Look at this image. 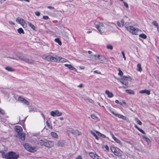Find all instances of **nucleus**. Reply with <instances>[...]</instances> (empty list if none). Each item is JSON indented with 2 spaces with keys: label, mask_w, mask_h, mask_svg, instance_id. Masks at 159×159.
Here are the masks:
<instances>
[{
  "label": "nucleus",
  "mask_w": 159,
  "mask_h": 159,
  "mask_svg": "<svg viewBox=\"0 0 159 159\" xmlns=\"http://www.w3.org/2000/svg\"><path fill=\"white\" fill-rule=\"evenodd\" d=\"M5 69L8 71H13L15 70L12 68L9 67H7L5 68Z\"/></svg>",
  "instance_id": "30"
},
{
  "label": "nucleus",
  "mask_w": 159,
  "mask_h": 159,
  "mask_svg": "<svg viewBox=\"0 0 159 159\" xmlns=\"http://www.w3.org/2000/svg\"><path fill=\"white\" fill-rule=\"evenodd\" d=\"M22 130V127L19 126H16L15 127V130L17 132V134L20 133Z\"/></svg>",
  "instance_id": "13"
},
{
  "label": "nucleus",
  "mask_w": 159,
  "mask_h": 159,
  "mask_svg": "<svg viewBox=\"0 0 159 159\" xmlns=\"http://www.w3.org/2000/svg\"><path fill=\"white\" fill-rule=\"evenodd\" d=\"M111 135L113 138V139L117 143H119L120 145H122V143L121 141L119 140V139H117L115 137L114 134L112 133H111Z\"/></svg>",
  "instance_id": "9"
},
{
  "label": "nucleus",
  "mask_w": 159,
  "mask_h": 159,
  "mask_svg": "<svg viewBox=\"0 0 159 159\" xmlns=\"http://www.w3.org/2000/svg\"><path fill=\"white\" fill-rule=\"evenodd\" d=\"M41 115L43 117V118L44 119H45V116H44V115H43V113H42L41 114Z\"/></svg>",
  "instance_id": "64"
},
{
  "label": "nucleus",
  "mask_w": 159,
  "mask_h": 159,
  "mask_svg": "<svg viewBox=\"0 0 159 159\" xmlns=\"http://www.w3.org/2000/svg\"><path fill=\"white\" fill-rule=\"evenodd\" d=\"M134 127L136 128L138 130H139V129H140V128L136 125H135Z\"/></svg>",
  "instance_id": "63"
},
{
  "label": "nucleus",
  "mask_w": 159,
  "mask_h": 159,
  "mask_svg": "<svg viewBox=\"0 0 159 159\" xmlns=\"http://www.w3.org/2000/svg\"><path fill=\"white\" fill-rule=\"evenodd\" d=\"M94 73L97 74H101V72H99L98 70H95L94 71Z\"/></svg>",
  "instance_id": "54"
},
{
  "label": "nucleus",
  "mask_w": 159,
  "mask_h": 159,
  "mask_svg": "<svg viewBox=\"0 0 159 159\" xmlns=\"http://www.w3.org/2000/svg\"><path fill=\"white\" fill-rule=\"evenodd\" d=\"M139 37L143 39H146L147 38V36L143 34H140Z\"/></svg>",
  "instance_id": "41"
},
{
  "label": "nucleus",
  "mask_w": 159,
  "mask_h": 159,
  "mask_svg": "<svg viewBox=\"0 0 159 159\" xmlns=\"http://www.w3.org/2000/svg\"><path fill=\"white\" fill-rule=\"evenodd\" d=\"M139 93H146L148 95H149L150 93V91L149 90L144 89L142 90L139 91Z\"/></svg>",
  "instance_id": "17"
},
{
  "label": "nucleus",
  "mask_w": 159,
  "mask_h": 159,
  "mask_svg": "<svg viewBox=\"0 0 159 159\" xmlns=\"http://www.w3.org/2000/svg\"><path fill=\"white\" fill-rule=\"evenodd\" d=\"M5 156L6 159H17L19 157V155L13 152H8Z\"/></svg>",
  "instance_id": "4"
},
{
  "label": "nucleus",
  "mask_w": 159,
  "mask_h": 159,
  "mask_svg": "<svg viewBox=\"0 0 159 159\" xmlns=\"http://www.w3.org/2000/svg\"><path fill=\"white\" fill-rule=\"evenodd\" d=\"M18 135L19 139L22 140H24L25 139V134L21 133L18 134Z\"/></svg>",
  "instance_id": "14"
},
{
  "label": "nucleus",
  "mask_w": 159,
  "mask_h": 159,
  "mask_svg": "<svg viewBox=\"0 0 159 159\" xmlns=\"http://www.w3.org/2000/svg\"><path fill=\"white\" fill-rule=\"evenodd\" d=\"M76 159H82L81 157L80 156H78L76 158Z\"/></svg>",
  "instance_id": "62"
},
{
  "label": "nucleus",
  "mask_w": 159,
  "mask_h": 159,
  "mask_svg": "<svg viewBox=\"0 0 159 159\" xmlns=\"http://www.w3.org/2000/svg\"><path fill=\"white\" fill-rule=\"evenodd\" d=\"M114 154L118 157H120L121 155V153L120 152L117 150H116L115 152L114 153Z\"/></svg>",
  "instance_id": "38"
},
{
  "label": "nucleus",
  "mask_w": 159,
  "mask_h": 159,
  "mask_svg": "<svg viewBox=\"0 0 159 159\" xmlns=\"http://www.w3.org/2000/svg\"><path fill=\"white\" fill-rule=\"evenodd\" d=\"M9 23L10 24H12V25H15V24L14 22H13L11 21H9Z\"/></svg>",
  "instance_id": "58"
},
{
  "label": "nucleus",
  "mask_w": 159,
  "mask_h": 159,
  "mask_svg": "<svg viewBox=\"0 0 159 159\" xmlns=\"http://www.w3.org/2000/svg\"><path fill=\"white\" fill-rule=\"evenodd\" d=\"M105 60L106 58L102 56H101L99 55V57L98 60H99V61L102 62H104L105 61Z\"/></svg>",
  "instance_id": "24"
},
{
  "label": "nucleus",
  "mask_w": 159,
  "mask_h": 159,
  "mask_svg": "<svg viewBox=\"0 0 159 159\" xmlns=\"http://www.w3.org/2000/svg\"><path fill=\"white\" fill-rule=\"evenodd\" d=\"M137 70L140 72H141L142 71V69L141 68V65L140 64H138L137 65Z\"/></svg>",
  "instance_id": "29"
},
{
  "label": "nucleus",
  "mask_w": 159,
  "mask_h": 159,
  "mask_svg": "<svg viewBox=\"0 0 159 159\" xmlns=\"http://www.w3.org/2000/svg\"><path fill=\"white\" fill-rule=\"evenodd\" d=\"M48 8L50 9H54V8L52 7L51 6H48Z\"/></svg>",
  "instance_id": "60"
},
{
  "label": "nucleus",
  "mask_w": 159,
  "mask_h": 159,
  "mask_svg": "<svg viewBox=\"0 0 159 159\" xmlns=\"http://www.w3.org/2000/svg\"><path fill=\"white\" fill-rule=\"evenodd\" d=\"M111 151L114 154L115 152L116 151V148L114 147H111Z\"/></svg>",
  "instance_id": "45"
},
{
  "label": "nucleus",
  "mask_w": 159,
  "mask_h": 159,
  "mask_svg": "<svg viewBox=\"0 0 159 159\" xmlns=\"http://www.w3.org/2000/svg\"><path fill=\"white\" fill-rule=\"evenodd\" d=\"M18 58L19 60H22L26 62V61L27 60V57L23 56H20L18 57Z\"/></svg>",
  "instance_id": "16"
},
{
  "label": "nucleus",
  "mask_w": 159,
  "mask_h": 159,
  "mask_svg": "<svg viewBox=\"0 0 159 159\" xmlns=\"http://www.w3.org/2000/svg\"><path fill=\"white\" fill-rule=\"evenodd\" d=\"M18 32L20 34H24V32L23 29L21 28H20L17 30Z\"/></svg>",
  "instance_id": "35"
},
{
  "label": "nucleus",
  "mask_w": 159,
  "mask_h": 159,
  "mask_svg": "<svg viewBox=\"0 0 159 159\" xmlns=\"http://www.w3.org/2000/svg\"><path fill=\"white\" fill-rule=\"evenodd\" d=\"M16 21L18 23L20 24L24 28L27 27V24L25 20L23 19L18 17L16 18Z\"/></svg>",
  "instance_id": "6"
},
{
  "label": "nucleus",
  "mask_w": 159,
  "mask_h": 159,
  "mask_svg": "<svg viewBox=\"0 0 159 159\" xmlns=\"http://www.w3.org/2000/svg\"><path fill=\"white\" fill-rule=\"evenodd\" d=\"M57 59L58 62H60L63 63L67 61V59L60 57H57Z\"/></svg>",
  "instance_id": "11"
},
{
  "label": "nucleus",
  "mask_w": 159,
  "mask_h": 159,
  "mask_svg": "<svg viewBox=\"0 0 159 159\" xmlns=\"http://www.w3.org/2000/svg\"><path fill=\"white\" fill-rule=\"evenodd\" d=\"M107 48L108 49H110L112 50L113 49V47L111 45L109 44H108L107 46Z\"/></svg>",
  "instance_id": "43"
},
{
  "label": "nucleus",
  "mask_w": 159,
  "mask_h": 159,
  "mask_svg": "<svg viewBox=\"0 0 159 159\" xmlns=\"http://www.w3.org/2000/svg\"><path fill=\"white\" fill-rule=\"evenodd\" d=\"M94 132H95L98 135L101 136V137L103 138H106V136L105 135H104L103 134H102L101 133H100L98 131L95 130L94 131Z\"/></svg>",
  "instance_id": "32"
},
{
  "label": "nucleus",
  "mask_w": 159,
  "mask_h": 159,
  "mask_svg": "<svg viewBox=\"0 0 159 159\" xmlns=\"http://www.w3.org/2000/svg\"><path fill=\"white\" fill-rule=\"evenodd\" d=\"M0 113L2 114H4V111L3 110L0 109Z\"/></svg>",
  "instance_id": "53"
},
{
  "label": "nucleus",
  "mask_w": 159,
  "mask_h": 159,
  "mask_svg": "<svg viewBox=\"0 0 159 159\" xmlns=\"http://www.w3.org/2000/svg\"><path fill=\"white\" fill-rule=\"evenodd\" d=\"M139 125H141L142 124V123L141 121L139 120L137 122H136Z\"/></svg>",
  "instance_id": "59"
},
{
  "label": "nucleus",
  "mask_w": 159,
  "mask_h": 159,
  "mask_svg": "<svg viewBox=\"0 0 159 159\" xmlns=\"http://www.w3.org/2000/svg\"><path fill=\"white\" fill-rule=\"evenodd\" d=\"M121 53L123 55V57L124 59V60H126V58L125 56V53H124V52L123 51H122Z\"/></svg>",
  "instance_id": "48"
},
{
  "label": "nucleus",
  "mask_w": 159,
  "mask_h": 159,
  "mask_svg": "<svg viewBox=\"0 0 159 159\" xmlns=\"http://www.w3.org/2000/svg\"><path fill=\"white\" fill-rule=\"evenodd\" d=\"M50 114L52 116L55 117L56 116H60L62 115V113L61 112H59L57 110L54 111H52L50 113Z\"/></svg>",
  "instance_id": "7"
},
{
  "label": "nucleus",
  "mask_w": 159,
  "mask_h": 159,
  "mask_svg": "<svg viewBox=\"0 0 159 159\" xmlns=\"http://www.w3.org/2000/svg\"><path fill=\"white\" fill-rule=\"evenodd\" d=\"M64 66L68 67L70 70H74L75 71H76V69L70 64H64Z\"/></svg>",
  "instance_id": "12"
},
{
  "label": "nucleus",
  "mask_w": 159,
  "mask_h": 159,
  "mask_svg": "<svg viewBox=\"0 0 159 159\" xmlns=\"http://www.w3.org/2000/svg\"><path fill=\"white\" fill-rule=\"evenodd\" d=\"M117 24L120 27H123L124 25V21L123 20H121L120 22L118 21L117 23Z\"/></svg>",
  "instance_id": "19"
},
{
  "label": "nucleus",
  "mask_w": 159,
  "mask_h": 159,
  "mask_svg": "<svg viewBox=\"0 0 159 159\" xmlns=\"http://www.w3.org/2000/svg\"><path fill=\"white\" fill-rule=\"evenodd\" d=\"M51 61H52L54 62L58 63L57 57H54L52 56H51Z\"/></svg>",
  "instance_id": "20"
},
{
  "label": "nucleus",
  "mask_w": 159,
  "mask_h": 159,
  "mask_svg": "<svg viewBox=\"0 0 159 159\" xmlns=\"http://www.w3.org/2000/svg\"><path fill=\"white\" fill-rule=\"evenodd\" d=\"M28 25L30 27L32 28V29L34 30H35V27L34 25L32 24V23H30V22H28Z\"/></svg>",
  "instance_id": "34"
},
{
  "label": "nucleus",
  "mask_w": 159,
  "mask_h": 159,
  "mask_svg": "<svg viewBox=\"0 0 159 159\" xmlns=\"http://www.w3.org/2000/svg\"><path fill=\"white\" fill-rule=\"evenodd\" d=\"M91 56L92 57V58L95 60H98L99 55H91Z\"/></svg>",
  "instance_id": "28"
},
{
  "label": "nucleus",
  "mask_w": 159,
  "mask_h": 159,
  "mask_svg": "<svg viewBox=\"0 0 159 159\" xmlns=\"http://www.w3.org/2000/svg\"><path fill=\"white\" fill-rule=\"evenodd\" d=\"M123 3L124 4V6L127 8H128L129 6L128 4L126 3L125 2H124Z\"/></svg>",
  "instance_id": "51"
},
{
  "label": "nucleus",
  "mask_w": 159,
  "mask_h": 159,
  "mask_svg": "<svg viewBox=\"0 0 159 159\" xmlns=\"http://www.w3.org/2000/svg\"><path fill=\"white\" fill-rule=\"evenodd\" d=\"M156 60H157V63L159 65V57H157Z\"/></svg>",
  "instance_id": "56"
},
{
  "label": "nucleus",
  "mask_w": 159,
  "mask_h": 159,
  "mask_svg": "<svg viewBox=\"0 0 159 159\" xmlns=\"http://www.w3.org/2000/svg\"><path fill=\"white\" fill-rule=\"evenodd\" d=\"M40 12L39 11H36L35 12V15L38 16H40Z\"/></svg>",
  "instance_id": "49"
},
{
  "label": "nucleus",
  "mask_w": 159,
  "mask_h": 159,
  "mask_svg": "<svg viewBox=\"0 0 159 159\" xmlns=\"http://www.w3.org/2000/svg\"><path fill=\"white\" fill-rule=\"evenodd\" d=\"M77 87L79 88H82L83 87V84H80L77 86Z\"/></svg>",
  "instance_id": "55"
},
{
  "label": "nucleus",
  "mask_w": 159,
  "mask_h": 159,
  "mask_svg": "<svg viewBox=\"0 0 159 159\" xmlns=\"http://www.w3.org/2000/svg\"><path fill=\"white\" fill-rule=\"evenodd\" d=\"M125 91L129 94L134 95L135 94V92L131 89H126Z\"/></svg>",
  "instance_id": "27"
},
{
  "label": "nucleus",
  "mask_w": 159,
  "mask_h": 159,
  "mask_svg": "<svg viewBox=\"0 0 159 159\" xmlns=\"http://www.w3.org/2000/svg\"><path fill=\"white\" fill-rule=\"evenodd\" d=\"M125 28L128 31L133 34L138 35L139 32H141V30L138 28H135L133 26H125Z\"/></svg>",
  "instance_id": "2"
},
{
  "label": "nucleus",
  "mask_w": 159,
  "mask_h": 159,
  "mask_svg": "<svg viewBox=\"0 0 159 159\" xmlns=\"http://www.w3.org/2000/svg\"><path fill=\"white\" fill-rule=\"evenodd\" d=\"M43 18L44 20H48L49 19L48 16H43Z\"/></svg>",
  "instance_id": "50"
},
{
  "label": "nucleus",
  "mask_w": 159,
  "mask_h": 159,
  "mask_svg": "<svg viewBox=\"0 0 159 159\" xmlns=\"http://www.w3.org/2000/svg\"><path fill=\"white\" fill-rule=\"evenodd\" d=\"M122 80H131V77L129 76L124 77L123 78H122Z\"/></svg>",
  "instance_id": "42"
},
{
  "label": "nucleus",
  "mask_w": 159,
  "mask_h": 159,
  "mask_svg": "<svg viewBox=\"0 0 159 159\" xmlns=\"http://www.w3.org/2000/svg\"><path fill=\"white\" fill-rule=\"evenodd\" d=\"M51 55H48L43 58V59L48 61H51Z\"/></svg>",
  "instance_id": "21"
},
{
  "label": "nucleus",
  "mask_w": 159,
  "mask_h": 159,
  "mask_svg": "<svg viewBox=\"0 0 159 159\" xmlns=\"http://www.w3.org/2000/svg\"><path fill=\"white\" fill-rule=\"evenodd\" d=\"M65 144V141L64 140L59 142L58 143V145L60 147H63V146H64Z\"/></svg>",
  "instance_id": "31"
},
{
  "label": "nucleus",
  "mask_w": 159,
  "mask_h": 159,
  "mask_svg": "<svg viewBox=\"0 0 159 159\" xmlns=\"http://www.w3.org/2000/svg\"><path fill=\"white\" fill-rule=\"evenodd\" d=\"M116 116H117L119 118H121L124 120H126V117L125 116L121 114L116 115Z\"/></svg>",
  "instance_id": "25"
},
{
  "label": "nucleus",
  "mask_w": 159,
  "mask_h": 159,
  "mask_svg": "<svg viewBox=\"0 0 159 159\" xmlns=\"http://www.w3.org/2000/svg\"><path fill=\"white\" fill-rule=\"evenodd\" d=\"M120 82L122 84L124 85L123 87L125 88H126L127 87L128 85V82H123L121 81H120Z\"/></svg>",
  "instance_id": "22"
},
{
  "label": "nucleus",
  "mask_w": 159,
  "mask_h": 159,
  "mask_svg": "<svg viewBox=\"0 0 159 159\" xmlns=\"http://www.w3.org/2000/svg\"><path fill=\"white\" fill-rule=\"evenodd\" d=\"M118 70L119 71V72L118 74V75L120 76L122 75L123 74V72L120 70V69H119Z\"/></svg>",
  "instance_id": "47"
},
{
  "label": "nucleus",
  "mask_w": 159,
  "mask_h": 159,
  "mask_svg": "<svg viewBox=\"0 0 159 159\" xmlns=\"http://www.w3.org/2000/svg\"><path fill=\"white\" fill-rule=\"evenodd\" d=\"M70 131L72 134H74L76 136L80 135L81 134V133L77 130L71 129Z\"/></svg>",
  "instance_id": "8"
},
{
  "label": "nucleus",
  "mask_w": 159,
  "mask_h": 159,
  "mask_svg": "<svg viewBox=\"0 0 159 159\" xmlns=\"http://www.w3.org/2000/svg\"><path fill=\"white\" fill-rule=\"evenodd\" d=\"M25 148L28 151L31 152H34L36 151L37 148L34 147H32L30 144L25 143L24 145Z\"/></svg>",
  "instance_id": "5"
},
{
  "label": "nucleus",
  "mask_w": 159,
  "mask_h": 159,
  "mask_svg": "<svg viewBox=\"0 0 159 159\" xmlns=\"http://www.w3.org/2000/svg\"><path fill=\"white\" fill-rule=\"evenodd\" d=\"M89 155L93 159H98L99 156L97 154L93 152H90Z\"/></svg>",
  "instance_id": "10"
},
{
  "label": "nucleus",
  "mask_w": 159,
  "mask_h": 159,
  "mask_svg": "<svg viewBox=\"0 0 159 159\" xmlns=\"http://www.w3.org/2000/svg\"><path fill=\"white\" fill-rule=\"evenodd\" d=\"M152 24L154 26H156L157 28V29H159V27L158 23L156 21H153L152 22Z\"/></svg>",
  "instance_id": "40"
},
{
  "label": "nucleus",
  "mask_w": 159,
  "mask_h": 159,
  "mask_svg": "<svg viewBox=\"0 0 159 159\" xmlns=\"http://www.w3.org/2000/svg\"><path fill=\"white\" fill-rule=\"evenodd\" d=\"M25 98L20 96H19L18 98V101L23 103H24V100H25Z\"/></svg>",
  "instance_id": "36"
},
{
  "label": "nucleus",
  "mask_w": 159,
  "mask_h": 159,
  "mask_svg": "<svg viewBox=\"0 0 159 159\" xmlns=\"http://www.w3.org/2000/svg\"><path fill=\"white\" fill-rule=\"evenodd\" d=\"M26 62L30 64H33L34 63V61L32 58L27 57Z\"/></svg>",
  "instance_id": "18"
},
{
  "label": "nucleus",
  "mask_w": 159,
  "mask_h": 159,
  "mask_svg": "<svg viewBox=\"0 0 159 159\" xmlns=\"http://www.w3.org/2000/svg\"><path fill=\"white\" fill-rule=\"evenodd\" d=\"M142 137L147 142L148 144H149L150 143L151 141L148 137H146L144 136H143Z\"/></svg>",
  "instance_id": "33"
},
{
  "label": "nucleus",
  "mask_w": 159,
  "mask_h": 159,
  "mask_svg": "<svg viewBox=\"0 0 159 159\" xmlns=\"http://www.w3.org/2000/svg\"><path fill=\"white\" fill-rule=\"evenodd\" d=\"M80 69L84 70L85 69V67L84 66H80L79 67Z\"/></svg>",
  "instance_id": "57"
},
{
  "label": "nucleus",
  "mask_w": 159,
  "mask_h": 159,
  "mask_svg": "<svg viewBox=\"0 0 159 159\" xmlns=\"http://www.w3.org/2000/svg\"><path fill=\"white\" fill-rule=\"evenodd\" d=\"M139 130L143 134H145V132L142 129H140Z\"/></svg>",
  "instance_id": "52"
},
{
  "label": "nucleus",
  "mask_w": 159,
  "mask_h": 159,
  "mask_svg": "<svg viewBox=\"0 0 159 159\" xmlns=\"http://www.w3.org/2000/svg\"><path fill=\"white\" fill-rule=\"evenodd\" d=\"M90 132L95 137V139H97V140H98V137L97 136V134L95 133L92 130H90Z\"/></svg>",
  "instance_id": "37"
},
{
  "label": "nucleus",
  "mask_w": 159,
  "mask_h": 159,
  "mask_svg": "<svg viewBox=\"0 0 159 159\" xmlns=\"http://www.w3.org/2000/svg\"><path fill=\"white\" fill-rule=\"evenodd\" d=\"M95 25L100 33L102 34L104 32L105 29L102 23L96 22Z\"/></svg>",
  "instance_id": "3"
},
{
  "label": "nucleus",
  "mask_w": 159,
  "mask_h": 159,
  "mask_svg": "<svg viewBox=\"0 0 159 159\" xmlns=\"http://www.w3.org/2000/svg\"><path fill=\"white\" fill-rule=\"evenodd\" d=\"M51 134L52 137L53 138L58 139V136L57 134L55 132H52L51 133Z\"/></svg>",
  "instance_id": "23"
},
{
  "label": "nucleus",
  "mask_w": 159,
  "mask_h": 159,
  "mask_svg": "<svg viewBox=\"0 0 159 159\" xmlns=\"http://www.w3.org/2000/svg\"><path fill=\"white\" fill-rule=\"evenodd\" d=\"M120 104L121 105H123V104H126V103L125 102H120Z\"/></svg>",
  "instance_id": "61"
},
{
  "label": "nucleus",
  "mask_w": 159,
  "mask_h": 159,
  "mask_svg": "<svg viewBox=\"0 0 159 159\" xmlns=\"http://www.w3.org/2000/svg\"><path fill=\"white\" fill-rule=\"evenodd\" d=\"M46 124L48 127L50 128H52V126L51 124L48 120H47L46 122Z\"/></svg>",
  "instance_id": "44"
},
{
  "label": "nucleus",
  "mask_w": 159,
  "mask_h": 159,
  "mask_svg": "<svg viewBox=\"0 0 159 159\" xmlns=\"http://www.w3.org/2000/svg\"><path fill=\"white\" fill-rule=\"evenodd\" d=\"M24 104L26 105H29V102L28 101L26 100L25 99L24 100V102L23 103Z\"/></svg>",
  "instance_id": "46"
},
{
  "label": "nucleus",
  "mask_w": 159,
  "mask_h": 159,
  "mask_svg": "<svg viewBox=\"0 0 159 159\" xmlns=\"http://www.w3.org/2000/svg\"><path fill=\"white\" fill-rule=\"evenodd\" d=\"M54 41L55 42L57 43L59 45H61V43L59 39H55Z\"/></svg>",
  "instance_id": "39"
},
{
  "label": "nucleus",
  "mask_w": 159,
  "mask_h": 159,
  "mask_svg": "<svg viewBox=\"0 0 159 159\" xmlns=\"http://www.w3.org/2000/svg\"><path fill=\"white\" fill-rule=\"evenodd\" d=\"M105 93L107 95L108 97L109 98H111L113 96V93L111 92H110L109 90H106Z\"/></svg>",
  "instance_id": "15"
},
{
  "label": "nucleus",
  "mask_w": 159,
  "mask_h": 159,
  "mask_svg": "<svg viewBox=\"0 0 159 159\" xmlns=\"http://www.w3.org/2000/svg\"><path fill=\"white\" fill-rule=\"evenodd\" d=\"M38 143L41 146H44L49 148L53 147L54 144L52 141L46 140H41L39 141Z\"/></svg>",
  "instance_id": "1"
},
{
  "label": "nucleus",
  "mask_w": 159,
  "mask_h": 159,
  "mask_svg": "<svg viewBox=\"0 0 159 159\" xmlns=\"http://www.w3.org/2000/svg\"><path fill=\"white\" fill-rule=\"evenodd\" d=\"M91 118L93 120L96 121H98L100 120L94 114H92L91 115Z\"/></svg>",
  "instance_id": "26"
}]
</instances>
